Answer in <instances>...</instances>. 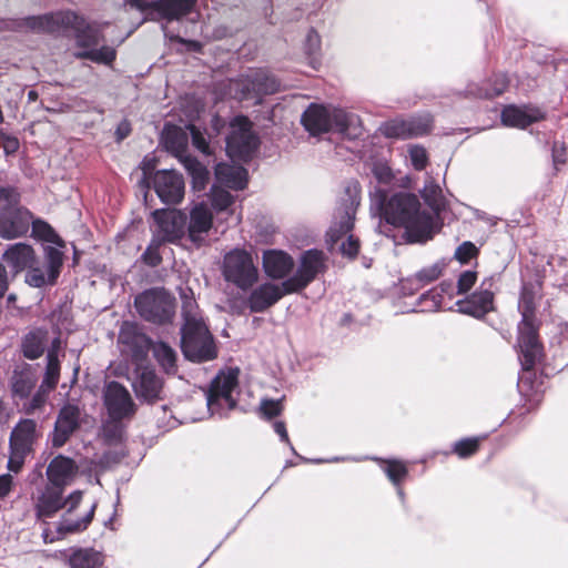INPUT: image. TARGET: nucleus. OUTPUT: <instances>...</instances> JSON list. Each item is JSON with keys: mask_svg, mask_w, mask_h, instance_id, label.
<instances>
[{"mask_svg": "<svg viewBox=\"0 0 568 568\" xmlns=\"http://www.w3.org/2000/svg\"><path fill=\"white\" fill-rule=\"evenodd\" d=\"M382 214L387 223L405 230L409 242H425L435 232V215L422 209L416 195L397 193L386 201Z\"/></svg>", "mask_w": 568, "mask_h": 568, "instance_id": "nucleus-1", "label": "nucleus"}, {"mask_svg": "<svg viewBox=\"0 0 568 568\" xmlns=\"http://www.w3.org/2000/svg\"><path fill=\"white\" fill-rule=\"evenodd\" d=\"M182 317L184 320L181 328V348L184 356L196 363L212 361L216 357L217 351L197 304L192 296L182 295Z\"/></svg>", "mask_w": 568, "mask_h": 568, "instance_id": "nucleus-2", "label": "nucleus"}, {"mask_svg": "<svg viewBox=\"0 0 568 568\" xmlns=\"http://www.w3.org/2000/svg\"><path fill=\"white\" fill-rule=\"evenodd\" d=\"M518 307L523 316L518 325V345L524 356L523 366L525 369H530L541 354L535 317V302L530 292H523Z\"/></svg>", "mask_w": 568, "mask_h": 568, "instance_id": "nucleus-3", "label": "nucleus"}, {"mask_svg": "<svg viewBox=\"0 0 568 568\" xmlns=\"http://www.w3.org/2000/svg\"><path fill=\"white\" fill-rule=\"evenodd\" d=\"M75 45L80 50L74 52L77 59H87L94 63L110 65L116 58V51L110 45L95 48L102 38V27L90 22L82 16V23L73 29Z\"/></svg>", "mask_w": 568, "mask_h": 568, "instance_id": "nucleus-4", "label": "nucleus"}, {"mask_svg": "<svg viewBox=\"0 0 568 568\" xmlns=\"http://www.w3.org/2000/svg\"><path fill=\"white\" fill-rule=\"evenodd\" d=\"M14 189L0 187V237L11 240L24 235L32 223V214L19 206Z\"/></svg>", "mask_w": 568, "mask_h": 568, "instance_id": "nucleus-5", "label": "nucleus"}, {"mask_svg": "<svg viewBox=\"0 0 568 568\" xmlns=\"http://www.w3.org/2000/svg\"><path fill=\"white\" fill-rule=\"evenodd\" d=\"M358 122V118L353 113H347L335 106H324L312 104L302 115V123L313 135L338 131L345 132Z\"/></svg>", "mask_w": 568, "mask_h": 568, "instance_id": "nucleus-6", "label": "nucleus"}, {"mask_svg": "<svg viewBox=\"0 0 568 568\" xmlns=\"http://www.w3.org/2000/svg\"><path fill=\"white\" fill-rule=\"evenodd\" d=\"M82 23V16L73 10H59L30 16L17 21L16 30L44 33H63Z\"/></svg>", "mask_w": 568, "mask_h": 568, "instance_id": "nucleus-7", "label": "nucleus"}, {"mask_svg": "<svg viewBox=\"0 0 568 568\" xmlns=\"http://www.w3.org/2000/svg\"><path fill=\"white\" fill-rule=\"evenodd\" d=\"M40 437V432L37 428V423L32 419H21L12 429L9 445L10 456L8 460V468L18 473L24 464L26 457L32 453L33 445Z\"/></svg>", "mask_w": 568, "mask_h": 568, "instance_id": "nucleus-8", "label": "nucleus"}, {"mask_svg": "<svg viewBox=\"0 0 568 568\" xmlns=\"http://www.w3.org/2000/svg\"><path fill=\"white\" fill-rule=\"evenodd\" d=\"M135 307L144 320L162 324L174 314V297L163 288H152L136 296Z\"/></svg>", "mask_w": 568, "mask_h": 568, "instance_id": "nucleus-9", "label": "nucleus"}, {"mask_svg": "<svg viewBox=\"0 0 568 568\" xmlns=\"http://www.w3.org/2000/svg\"><path fill=\"white\" fill-rule=\"evenodd\" d=\"M223 275L226 281L246 290L257 281V270L252 256L244 250L235 248L224 256Z\"/></svg>", "mask_w": 568, "mask_h": 568, "instance_id": "nucleus-10", "label": "nucleus"}, {"mask_svg": "<svg viewBox=\"0 0 568 568\" xmlns=\"http://www.w3.org/2000/svg\"><path fill=\"white\" fill-rule=\"evenodd\" d=\"M226 139V152L233 160L246 161L257 148V139L252 131V123L245 116H236L230 124Z\"/></svg>", "mask_w": 568, "mask_h": 568, "instance_id": "nucleus-11", "label": "nucleus"}, {"mask_svg": "<svg viewBox=\"0 0 568 568\" xmlns=\"http://www.w3.org/2000/svg\"><path fill=\"white\" fill-rule=\"evenodd\" d=\"M339 222H335L327 232V242L334 245L341 242L339 251L347 257H355L358 253V240L347 233L353 229L354 207L353 204L343 209H338L336 217Z\"/></svg>", "mask_w": 568, "mask_h": 568, "instance_id": "nucleus-12", "label": "nucleus"}, {"mask_svg": "<svg viewBox=\"0 0 568 568\" xmlns=\"http://www.w3.org/2000/svg\"><path fill=\"white\" fill-rule=\"evenodd\" d=\"M103 400L108 414L113 422L130 418L135 414L136 406L131 394L118 382H110L105 385Z\"/></svg>", "mask_w": 568, "mask_h": 568, "instance_id": "nucleus-13", "label": "nucleus"}, {"mask_svg": "<svg viewBox=\"0 0 568 568\" xmlns=\"http://www.w3.org/2000/svg\"><path fill=\"white\" fill-rule=\"evenodd\" d=\"M44 268L34 266V263L31 264V267H27L26 283L32 287L40 288L44 285H53L60 275L63 265V253L55 247L48 246L44 250Z\"/></svg>", "mask_w": 568, "mask_h": 568, "instance_id": "nucleus-14", "label": "nucleus"}, {"mask_svg": "<svg viewBox=\"0 0 568 568\" xmlns=\"http://www.w3.org/2000/svg\"><path fill=\"white\" fill-rule=\"evenodd\" d=\"M278 88L280 83L274 77L266 71L256 70L233 81L231 90L234 91L235 97L245 98L250 94H273Z\"/></svg>", "mask_w": 568, "mask_h": 568, "instance_id": "nucleus-15", "label": "nucleus"}, {"mask_svg": "<svg viewBox=\"0 0 568 568\" xmlns=\"http://www.w3.org/2000/svg\"><path fill=\"white\" fill-rule=\"evenodd\" d=\"M155 237L162 242H175L186 234V215L178 210H155Z\"/></svg>", "mask_w": 568, "mask_h": 568, "instance_id": "nucleus-16", "label": "nucleus"}, {"mask_svg": "<svg viewBox=\"0 0 568 568\" xmlns=\"http://www.w3.org/2000/svg\"><path fill=\"white\" fill-rule=\"evenodd\" d=\"M324 270V255L316 250L302 254L296 273L285 281L287 291L298 292L305 288Z\"/></svg>", "mask_w": 568, "mask_h": 568, "instance_id": "nucleus-17", "label": "nucleus"}, {"mask_svg": "<svg viewBox=\"0 0 568 568\" xmlns=\"http://www.w3.org/2000/svg\"><path fill=\"white\" fill-rule=\"evenodd\" d=\"M153 187L165 204H178L184 197L183 176L173 170L158 171L153 178Z\"/></svg>", "mask_w": 568, "mask_h": 568, "instance_id": "nucleus-18", "label": "nucleus"}, {"mask_svg": "<svg viewBox=\"0 0 568 568\" xmlns=\"http://www.w3.org/2000/svg\"><path fill=\"white\" fill-rule=\"evenodd\" d=\"M213 227V213L211 209L204 204H195L186 219V234L191 242L201 245L205 242L210 231Z\"/></svg>", "mask_w": 568, "mask_h": 568, "instance_id": "nucleus-19", "label": "nucleus"}, {"mask_svg": "<svg viewBox=\"0 0 568 568\" xmlns=\"http://www.w3.org/2000/svg\"><path fill=\"white\" fill-rule=\"evenodd\" d=\"M432 120L428 115L409 120L394 119L381 126L382 133L387 138L408 139L427 133Z\"/></svg>", "mask_w": 568, "mask_h": 568, "instance_id": "nucleus-20", "label": "nucleus"}, {"mask_svg": "<svg viewBox=\"0 0 568 568\" xmlns=\"http://www.w3.org/2000/svg\"><path fill=\"white\" fill-rule=\"evenodd\" d=\"M237 369H229L227 372H222L214 378L206 396L209 409L214 410L215 405H217L220 400H224L229 408L235 406L232 392L237 385Z\"/></svg>", "mask_w": 568, "mask_h": 568, "instance_id": "nucleus-21", "label": "nucleus"}, {"mask_svg": "<svg viewBox=\"0 0 568 568\" xmlns=\"http://www.w3.org/2000/svg\"><path fill=\"white\" fill-rule=\"evenodd\" d=\"M135 395L148 402L154 403L161 399L162 381L150 367H139L135 379L132 383Z\"/></svg>", "mask_w": 568, "mask_h": 568, "instance_id": "nucleus-22", "label": "nucleus"}, {"mask_svg": "<svg viewBox=\"0 0 568 568\" xmlns=\"http://www.w3.org/2000/svg\"><path fill=\"white\" fill-rule=\"evenodd\" d=\"M295 293L287 291L285 281L281 284L266 283L255 288L248 297V306L252 312H263L284 295Z\"/></svg>", "mask_w": 568, "mask_h": 568, "instance_id": "nucleus-23", "label": "nucleus"}, {"mask_svg": "<svg viewBox=\"0 0 568 568\" xmlns=\"http://www.w3.org/2000/svg\"><path fill=\"white\" fill-rule=\"evenodd\" d=\"M82 500V493L74 491L65 500H62V508H65V515L62 521V528L67 531H81L84 530L91 523L95 505L91 504L84 510V514L80 518H72V513L79 507Z\"/></svg>", "mask_w": 568, "mask_h": 568, "instance_id": "nucleus-24", "label": "nucleus"}, {"mask_svg": "<svg viewBox=\"0 0 568 568\" xmlns=\"http://www.w3.org/2000/svg\"><path fill=\"white\" fill-rule=\"evenodd\" d=\"M80 409L78 406L67 404L59 413L55 422L53 445L60 447L65 444L72 433L79 427Z\"/></svg>", "mask_w": 568, "mask_h": 568, "instance_id": "nucleus-25", "label": "nucleus"}, {"mask_svg": "<svg viewBox=\"0 0 568 568\" xmlns=\"http://www.w3.org/2000/svg\"><path fill=\"white\" fill-rule=\"evenodd\" d=\"M77 473L78 466L74 460L62 455L54 457L47 468L48 479L53 486L59 488L69 485Z\"/></svg>", "mask_w": 568, "mask_h": 568, "instance_id": "nucleus-26", "label": "nucleus"}, {"mask_svg": "<svg viewBox=\"0 0 568 568\" xmlns=\"http://www.w3.org/2000/svg\"><path fill=\"white\" fill-rule=\"evenodd\" d=\"M544 119V113L532 106L518 108L509 105L503 110L501 121L507 126L525 129Z\"/></svg>", "mask_w": 568, "mask_h": 568, "instance_id": "nucleus-27", "label": "nucleus"}, {"mask_svg": "<svg viewBox=\"0 0 568 568\" xmlns=\"http://www.w3.org/2000/svg\"><path fill=\"white\" fill-rule=\"evenodd\" d=\"M266 274L273 278H283L293 268V258L282 251H267L263 255Z\"/></svg>", "mask_w": 568, "mask_h": 568, "instance_id": "nucleus-28", "label": "nucleus"}, {"mask_svg": "<svg viewBox=\"0 0 568 568\" xmlns=\"http://www.w3.org/2000/svg\"><path fill=\"white\" fill-rule=\"evenodd\" d=\"M3 260L18 273L34 263V251L26 243L10 245L3 253Z\"/></svg>", "mask_w": 568, "mask_h": 568, "instance_id": "nucleus-29", "label": "nucleus"}, {"mask_svg": "<svg viewBox=\"0 0 568 568\" xmlns=\"http://www.w3.org/2000/svg\"><path fill=\"white\" fill-rule=\"evenodd\" d=\"M36 508L39 517H51L62 508V488L47 486L38 496Z\"/></svg>", "mask_w": 568, "mask_h": 568, "instance_id": "nucleus-30", "label": "nucleus"}, {"mask_svg": "<svg viewBox=\"0 0 568 568\" xmlns=\"http://www.w3.org/2000/svg\"><path fill=\"white\" fill-rule=\"evenodd\" d=\"M217 180L226 186L243 190L247 182V172L241 165L220 163L215 168Z\"/></svg>", "mask_w": 568, "mask_h": 568, "instance_id": "nucleus-31", "label": "nucleus"}, {"mask_svg": "<svg viewBox=\"0 0 568 568\" xmlns=\"http://www.w3.org/2000/svg\"><path fill=\"white\" fill-rule=\"evenodd\" d=\"M493 293L488 290H483L474 293L466 302L460 303V310L465 314L476 317H481L493 310Z\"/></svg>", "mask_w": 568, "mask_h": 568, "instance_id": "nucleus-32", "label": "nucleus"}, {"mask_svg": "<svg viewBox=\"0 0 568 568\" xmlns=\"http://www.w3.org/2000/svg\"><path fill=\"white\" fill-rule=\"evenodd\" d=\"M47 342V331L38 328L29 332L22 341L23 355L29 359L39 358L44 352Z\"/></svg>", "mask_w": 568, "mask_h": 568, "instance_id": "nucleus-33", "label": "nucleus"}, {"mask_svg": "<svg viewBox=\"0 0 568 568\" xmlns=\"http://www.w3.org/2000/svg\"><path fill=\"white\" fill-rule=\"evenodd\" d=\"M163 139L166 149L173 152L183 162L186 156L184 155L187 145L186 133L180 128H172L165 131Z\"/></svg>", "mask_w": 568, "mask_h": 568, "instance_id": "nucleus-34", "label": "nucleus"}, {"mask_svg": "<svg viewBox=\"0 0 568 568\" xmlns=\"http://www.w3.org/2000/svg\"><path fill=\"white\" fill-rule=\"evenodd\" d=\"M151 7H155L162 11L163 14L170 19H175L181 16L187 14L193 6L191 0H159L153 3L150 2Z\"/></svg>", "mask_w": 568, "mask_h": 568, "instance_id": "nucleus-35", "label": "nucleus"}, {"mask_svg": "<svg viewBox=\"0 0 568 568\" xmlns=\"http://www.w3.org/2000/svg\"><path fill=\"white\" fill-rule=\"evenodd\" d=\"M152 352L158 363L166 373H174L176 365L175 351L163 342H158L152 345Z\"/></svg>", "mask_w": 568, "mask_h": 568, "instance_id": "nucleus-36", "label": "nucleus"}, {"mask_svg": "<svg viewBox=\"0 0 568 568\" xmlns=\"http://www.w3.org/2000/svg\"><path fill=\"white\" fill-rule=\"evenodd\" d=\"M102 564L100 552L92 549H81L75 551L70 558L72 568H97Z\"/></svg>", "mask_w": 568, "mask_h": 568, "instance_id": "nucleus-37", "label": "nucleus"}, {"mask_svg": "<svg viewBox=\"0 0 568 568\" xmlns=\"http://www.w3.org/2000/svg\"><path fill=\"white\" fill-rule=\"evenodd\" d=\"M183 164L193 178L194 187L203 190L209 179L207 170L197 160L191 156H185Z\"/></svg>", "mask_w": 568, "mask_h": 568, "instance_id": "nucleus-38", "label": "nucleus"}, {"mask_svg": "<svg viewBox=\"0 0 568 568\" xmlns=\"http://www.w3.org/2000/svg\"><path fill=\"white\" fill-rule=\"evenodd\" d=\"M60 379V362L54 351L48 352L47 355V367L45 374L42 381V385L47 386L48 389H54Z\"/></svg>", "mask_w": 568, "mask_h": 568, "instance_id": "nucleus-39", "label": "nucleus"}, {"mask_svg": "<svg viewBox=\"0 0 568 568\" xmlns=\"http://www.w3.org/2000/svg\"><path fill=\"white\" fill-rule=\"evenodd\" d=\"M422 196L434 211H438L443 205L442 189L432 178H427Z\"/></svg>", "mask_w": 568, "mask_h": 568, "instance_id": "nucleus-40", "label": "nucleus"}, {"mask_svg": "<svg viewBox=\"0 0 568 568\" xmlns=\"http://www.w3.org/2000/svg\"><path fill=\"white\" fill-rule=\"evenodd\" d=\"M34 383V379L30 375L14 373L12 377V392L20 397H27L31 393Z\"/></svg>", "mask_w": 568, "mask_h": 568, "instance_id": "nucleus-41", "label": "nucleus"}, {"mask_svg": "<svg viewBox=\"0 0 568 568\" xmlns=\"http://www.w3.org/2000/svg\"><path fill=\"white\" fill-rule=\"evenodd\" d=\"M51 390L52 389H48L47 386L41 384L37 393L32 396V398L23 405L22 410L28 415L34 414L37 410H40L44 406L48 395Z\"/></svg>", "mask_w": 568, "mask_h": 568, "instance_id": "nucleus-42", "label": "nucleus"}, {"mask_svg": "<svg viewBox=\"0 0 568 568\" xmlns=\"http://www.w3.org/2000/svg\"><path fill=\"white\" fill-rule=\"evenodd\" d=\"M32 230L36 235L41 237L44 241L61 244V240L59 235L54 232V230L43 221H33L32 220Z\"/></svg>", "mask_w": 568, "mask_h": 568, "instance_id": "nucleus-43", "label": "nucleus"}, {"mask_svg": "<svg viewBox=\"0 0 568 568\" xmlns=\"http://www.w3.org/2000/svg\"><path fill=\"white\" fill-rule=\"evenodd\" d=\"M161 243H162V241L154 237L152 240L151 244L146 247L145 252L143 253L142 260L149 266L154 267L161 263L162 257L159 252V247H160Z\"/></svg>", "mask_w": 568, "mask_h": 568, "instance_id": "nucleus-44", "label": "nucleus"}, {"mask_svg": "<svg viewBox=\"0 0 568 568\" xmlns=\"http://www.w3.org/2000/svg\"><path fill=\"white\" fill-rule=\"evenodd\" d=\"M233 203V196L230 192L214 187L212 190V204L217 211L226 210Z\"/></svg>", "mask_w": 568, "mask_h": 568, "instance_id": "nucleus-45", "label": "nucleus"}, {"mask_svg": "<svg viewBox=\"0 0 568 568\" xmlns=\"http://www.w3.org/2000/svg\"><path fill=\"white\" fill-rule=\"evenodd\" d=\"M442 274V266L439 264H433L430 266L424 267L418 273H416L415 278L422 285L429 284L436 281Z\"/></svg>", "mask_w": 568, "mask_h": 568, "instance_id": "nucleus-46", "label": "nucleus"}, {"mask_svg": "<svg viewBox=\"0 0 568 568\" xmlns=\"http://www.w3.org/2000/svg\"><path fill=\"white\" fill-rule=\"evenodd\" d=\"M408 153H409L412 164L416 170L420 171L426 168L428 158H427V152L423 146L409 145Z\"/></svg>", "mask_w": 568, "mask_h": 568, "instance_id": "nucleus-47", "label": "nucleus"}, {"mask_svg": "<svg viewBox=\"0 0 568 568\" xmlns=\"http://www.w3.org/2000/svg\"><path fill=\"white\" fill-rule=\"evenodd\" d=\"M187 130L190 131L193 145L202 153L210 154V144L202 132L193 124L187 125Z\"/></svg>", "mask_w": 568, "mask_h": 568, "instance_id": "nucleus-48", "label": "nucleus"}, {"mask_svg": "<svg viewBox=\"0 0 568 568\" xmlns=\"http://www.w3.org/2000/svg\"><path fill=\"white\" fill-rule=\"evenodd\" d=\"M477 253H478L477 247L471 242L467 241L457 247V250L455 252V257L460 263H467L470 258L475 257L477 255Z\"/></svg>", "mask_w": 568, "mask_h": 568, "instance_id": "nucleus-49", "label": "nucleus"}, {"mask_svg": "<svg viewBox=\"0 0 568 568\" xmlns=\"http://www.w3.org/2000/svg\"><path fill=\"white\" fill-rule=\"evenodd\" d=\"M477 274L473 271H465L460 274L457 283L458 294L467 293L476 283Z\"/></svg>", "mask_w": 568, "mask_h": 568, "instance_id": "nucleus-50", "label": "nucleus"}, {"mask_svg": "<svg viewBox=\"0 0 568 568\" xmlns=\"http://www.w3.org/2000/svg\"><path fill=\"white\" fill-rule=\"evenodd\" d=\"M386 473L389 479L397 484L405 477L407 469L405 465L399 462H388Z\"/></svg>", "mask_w": 568, "mask_h": 568, "instance_id": "nucleus-51", "label": "nucleus"}, {"mask_svg": "<svg viewBox=\"0 0 568 568\" xmlns=\"http://www.w3.org/2000/svg\"><path fill=\"white\" fill-rule=\"evenodd\" d=\"M478 448V439L477 438H468L458 442L455 445V452L460 457H467L471 454H474Z\"/></svg>", "mask_w": 568, "mask_h": 568, "instance_id": "nucleus-52", "label": "nucleus"}, {"mask_svg": "<svg viewBox=\"0 0 568 568\" xmlns=\"http://www.w3.org/2000/svg\"><path fill=\"white\" fill-rule=\"evenodd\" d=\"M508 81L505 75H498L495 79L494 88L491 90H485L484 92L479 93V97L483 98H493L496 95H499L505 92L507 89Z\"/></svg>", "mask_w": 568, "mask_h": 568, "instance_id": "nucleus-53", "label": "nucleus"}, {"mask_svg": "<svg viewBox=\"0 0 568 568\" xmlns=\"http://www.w3.org/2000/svg\"><path fill=\"white\" fill-rule=\"evenodd\" d=\"M282 403L281 400H263L261 403V412L267 417H274L281 414L282 412Z\"/></svg>", "mask_w": 568, "mask_h": 568, "instance_id": "nucleus-54", "label": "nucleus"}, {"mask_svg": "<svg viewBox=\"0 0 568 568\" xmlns=\"http://www.w3.org/2000/svg\"><path fill=\"white\" fill-rule=\"evenodd\" d=\"M2 148L6 154H13L19 150L20 143L19 140L10 134L4 132H0Z\"/></svg>", "mask_w": 568, "mask_h": 568, "instance_id": "nucleus-55", "label": "nucleus"}, {"mask_svg": "<svg viewBox=\"0 0 568 568\" xmlns=\"http://www.w3.org/2000/svg\"><path fill=\"white\" fill-rule=\"evenodd\" d=\"M374 175L382 183H389L393 180V173L386 164H376L374 166Z\"/></svg>", "mask_w": 568, "mask_h": 568, "instance_id": "nucleus-56", "label": "nucleus"}, {"mask_svg": "<svg viewBox=\"0 0 568 568\" xmlns=\"http://www.w3.org/2000/svg\"><path fill=\"white\" fill-rule=\"evenodd\" d=\"M121 427L116 424V422L108 423L103 427L104 436L110 440H118L121 438Z\"/></svg>", "mask_w": 568, "mask_h": 568, "instance_id": "nucleus-57", "label": "nucleus"}, {"mask_svg": "<svg viewBox=\"0 0 568 568\" xmlns=\"http://www.w3.org/2000/svg\"><path fill=\"white\" fill-rule=\"evenodd\" d=\"M12 477L10 475L0 476V498L4 497L11 488Z\"/></svg>", "mask_w": 568, "mask_h": 568, "instance_id": "nucleus-58", "label": "nucleus"}, {"mask_svg": "<svg viewBox=\"0 0 568 568\" xmlns=\"http://www.w3.org/2000/svg\"><path fill=\"white\" fill-rule=\"evenodd\" d=\"M8 274L2 264H0V298L4 295L8 290Z\"/></svg>", "mask_w": 568, "mask_h": 568, "instance_id": "nucleus-59", "label": "nucleus"}, {"mask_svg": "<svg viewBox=\"0 0 568 568\" xmlns=\"http://www.w3.org/2000/svg\"><path fill=\"white\" fill-rule=\"evenodd\" d=\"M155 168L154 159L144 158V160L141 163V169L143 171L144 178H146Z\"/></svg>", "mask_w": 568, "mask_h": 568, "instance_id": "nucleus-60", "label": "nucleus"}, {"mask_svg": "<svg viewBox=\"0 0 568 568\" xmlns=\"http://www.w3.org/2000/svg\"><path fill=\"white\" fill-rule=\"evenodd\" d=\"M130 134V124L128 122H122L119 124L116 129V135L119 140L125 139Z\"/></svg>", "mask_w": 568, "mask_h": 568, "instance_id": "nucleus-61", "label": "nucleus"}, {"mask_svg": "<svg viewBox=\"0 0 568 568\" xmlns=\"http://www.w3.org/2000/svg\"><path fill=\"white\" fill-rule=\"evenodd\" d=\"M274 429H275L276 434L280 435L282 440L288 442V435H287V432H286L285 424L283 422H276L274 424Z\"/></svg>", "mask_w": 568, "mask_h": 568, "instance_id": "nucleus-62", "label": "nucleus"}, {"mask_svg": "<svg viewBox=\"0 0 568 568\" xmlns=\"http://www.w3.org/2000/svg\"><path fill=\"white\" fill-rule=\"evenodd\" d=\"M131 3L140 10L151 8L150 0H131Z\"/></svg>", "mask_w": 568, "mask_h": 568, "instance_id": "nucleus-63", "label": "nucleus"}, {"mask_svg": "<svg viewBox=\"0 0 568 568\" xmlns=\"http://www.w3.org/2000/svg\"><path fill=\"white\" fill-rule=\"evenodd\" d=\"M60 347H61L60 339L59 338H54L52 344H51V347L49 348L48 352L54 351V354L58 355V352H59Z\"/></svg>", "mask_w": 568, "mask_h": 568, "instance_id": "nucleus-64", "label": "nucleus"}]
</instances>
